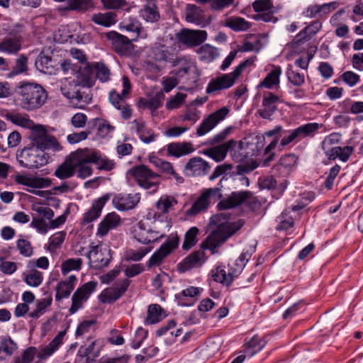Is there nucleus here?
Returning a JSON list of instances; mask_svg holds the SVG:
<instances>
[{
    "mask_svg": "<svg viewBox=\"0 0 363 363\" xmlns=\"http://www.w3.org/2000/svg\"><path fill=\"white\" fill-rule=\"evenodd\" d=\"M167 151L169 155L179 157L192 152L194 148L189 143H172L167 145Z\"/></svg>",
    "mask_w": 363,
    "mask_h": 363,
    "instance_id": "79ce46f5",
    "label": "nucleus"
},
{
    "mask_svg": "<svg viewBox=\"0 0 363 363\" xmlns=\"http://www.w3.org/2000/svg\"><path fill=\"white\" fill-rule=\"evenodd\" d=\"M207 37V33L201 30L184 29L177 34L179 43L188 46L194 47L203 43Z\"/></svg>",
    "mask_w": 363,
    "mask_h": 363,
    "instance_id": "aec40b11",
    "label": "nucleus"
},
{
    "mask_svg": "<svg viewBox=\"0 0 363 363\" xmlns=\"http://www.w3.org/2000/svg\"><path fill=\"white\" fill-rule=\"evenodd\" d=\"M254 10L260 13L255 16L256 20H261L264 22H275L277 18L273 16L270 10L273 4L271 0H257L252 4Z\"/></svg>",
    "mask_w": 363,
    "mask_h": 363,
    "instance_id": "393cba45",
    "label": "nucleus"
},
{
    "mask_svg": "<svg viewBox=\"0 0 363 363\" xmlns=\"http://www.w3.org/2000/svg\"><path fill=\"white\" fill-rule=\"evenodd\" d=\"M151 162L162 173L165 174L169 179L174 178L178 183H182L184 182L183 177L179 176L175 172L173 165L169 162L163 160L157 157H154L151 160Z\"/></svg>",
    "mask_w": 363,
    "mask_h": 363,
    "instance_id": "72a5a7b5",
    "label": "nucleus"
},
{
    "mask_svg": "<svg viewBox=\"0 0 363 363\" xmlns=\"http://www.w3.org/2000/svg\"><path fill=\"white\" fill-rule=\"evenodd\" d=\"M82 264L81 258H69L62 263L61 269L63 274H67L72 270H79Z\"/></svg>",
    "mask_w": 363,
    "mask_h": 363,
    "instance_id": "0e129e2a",
    "label": "nucleus"
},
{
    "mask_svg": "<svg viewBox=\"0 0 363 363\" xmlns=\"http://www.w3.org/2000/svg\"><path fill=\"white\" fill-rule=\"evenodd\" d=\"M132 233L133 237L143 244L157 242L164 237V235L152 230L150 227H147L142 221L138 222L133 226Z\"/></svg>",
    "mask_w": 363,
    "mask_h": 363,
    "instance_id": "a211bd4d",
    "label": "nucleus"
},
{
    "mask_svg": "<svg viewBox=\"0 0 363 363\" xmlns=\"http://www.w3.org/2000/svg\"><path fill=\"white\" fill-rule=\"evenodd\" d=\"M130 281L123 279L113 286L104 289L99 295V299L103 303H111L121 297L127 291Z\"/></svg>",
    "mask_w": 363,
    "mask_h": 363,
    "instance_id": "6ab92c4d",
    "label": "nucleus"
},
{
    "mask_svg": "<svg viewBox=\"0 0 363 363\" xmlns=\"http://www.w3.org/2000/svg\"><path fill=\"white\" fill-rule=\"evenodd\" d=\"M323 151L330 160H335L339 158L342 162H347L352 154L354 148L351 146H345L344 147L336 146Z\"/></svg>",
    "mask_w": 363,
    "mask_h": 363,
    "instance_id": "58836bf2",
    "label": "nucleus"
},
{
    "mask_svg": "<svg viewBox=\"0 0 363 363\" xmlns=\"http://www.w3.org/2000/svg\"><path fill=\"white\" fill-rule=\"evenodd\" d=\"M298 161L295 154H287L282 156L274 167V170L281 177H287L294 169Z\"/></svg>",
    "mask_w": 363,
    "mask_h": 363,
    "instance_id": "bb28decb",
    "label": "nucleus"
},
{
    "mask_svg": "<svg viewBox=\"0 0 363 363\" xmlns=\"http://www.w3.org/2000/svg\"><path fill=\"white\" fill-rule=\"evenodd\" d=\"M29 145L37 147L43 150H51L54 152L62 149L61 145L56 138L50 135L45 127L42 125H35L30 131Z\"/></svg>",
    "mask_w": 363,
    "mask_h": 363,
    "instance_id": "0eeeda50",
    "label": "nucleus"
},
{
    "mask_svg": "<svg viewBox=\"0 0 363 363\" xmlns=\"http://www.w3.org/2000/svg\"><path fill=\"white\" fill-rule=\"evenodd\" d=\"M77 282V277L71 275L65 281H60L56 286V301H60L64 298H67L74 289Z\"/></svg>",
    "mask_w": 363,
    "mask_h": 363,
    "instance_id": "c9c22d12",
    "label": "nucleus"
},
{
    "mask_svg": "<svg viewBox=\"0 0 363 363\" xmlns=\"http://www.w3.org/2000/svg\"><path fill=\"white\" fill-rule=\"evenodd\" d=\"M45 295V296L44 298L37 301L35 308L28 314L30 318L38 319L45 313L46 309L52 304V295L50 294Z\"/></svg>",
    "mask_w": 363,
    "mask_h": 363,
    "instance_id": "a18cd8bd",
    "label": "nucleus"
},
{
    "mask_svg": "<svg viewBox=\"0 0 363 363\" xmlns=\"http://www.w3.org/2000/svg\"><path fill=\"white\" fill-rule=\"evenodd\" d=\"M204 261V252L203 251L194 252L178 264V270L180 272H184L194 267H201Z\"/></svg>",
    "mask_w": 363,
    "mask_h": 363,
    "instance_id": "2f4dec72",
    "label": "nucleus"
},
{
    "mask_svg": "<svg viewBox=\"0 0 363 363\" xmlns=\"http://www.w3.org/2000/svg\"><path fill=\"white\" fill-rule=\"evenodd\" d=\"M91 67L94 74H96V78L99 79L100 82H106L110 79L111 71L104 63H93Z\"/></svg>",
    "mask_w": 363,
    "mask_h": 363,
    "instance_id": "6e6d98bb",
    "label": "nucleus"
},
{
    "mask_svg": "<svg viewBox=\"0 0 363 363\" xmlns=\"http://www.w3.org/2000/svg\"><path fill=\"white\" fill-rule=\"evenodd\" d=\"M75 79L78 81L84 90H86V88L94 86L95 77L94 76L91 65H88L81 70Z\"/></svg>",
    "mask_w": 363,
    "mask_h": 363,
    "instance_id": "c03bdc74",
    "label": "nucleus"
},
{
    "mask_svg": "<svg viewBox=\"0 0 363 363\" xmlns=\"http://www.w3.org/2000/svg\"><path fill=\"white\" fill-rule=\"evenodd\" d=\"M48 158L45 150L29 145L16 154L19 164L28 169L39 168L45 165L48 162Z\"/></svg>",
    "mask_w": 363,
    "mask_h": 363,
    "instance_id": "423d86ee",
    "label": "nucleus"
},
{
    "mask_svg": "<svg viewBox=\"0 0 363 363\" xmlns=\"http://www.w3.org/2000/svg\"><path fill=\"white\" fill-rule=\"evenodd\" d=\"M61 92L70 103L77 108H83L89 104L91 97L87 90H84L75 79H65L62 82Z\"/></svg>",
    "mask_w": 363,
    "mask_h": 363,
    "instance_id": "20e7f679",
    "label": "nucleus"
},
{
    "mask_svg": "<svg viewBox=\"0 0 363 363\" xmlns=\"http://www.w3.org/2000/svg\"><path fill=\"white\" fill-rule=\"evenodd\" d=\"M165 316L166 314L160 305L152 304L148 307L147 315L145 319V324H155L161 321Z\"/></svg>",
    "mask_w": 363,
    "mask_h": 363,
    "instance_id": "49530a36",
    "label": "nucleus"
},
{
    "mask_svg": "<svg viewBox=\"0 0 363 363\" xmlns=\"http://www.w3.org/2000/svg\"><path fill=\"white\" fill-rule=\"evenodd\" d=\"M20 106L26 111H35L42 107L48 99L44 88L35 83H24L17 91Z\"/></svg>",
    "mask_w": 363,
    "mask_h": 363,
    "instance_id": "f03ea898",
    "label": "nucleus"
},
{
    "mask_svg": "<svg viewBox=\"0 0 363 363\" xmlns=\"http://www.w3.org/2000/svg\"><path fill=\"white\" fill-rule=\"evenodd\" d=\"M140 13V16L147 22H157L160 18L157 6L154 0H147Z\"/></svg>",
    "mask_w": 363,
    "mask_h": 363,
    "instance_id": "a19ab883",
    "label": "nucleus"
},
{
    "mask_svg": "<svg viewBox=\"0 0 363 363\" xmlns=\"http://www.w3.org/2000/svg\"><path fill=\"white\" fill-rule=\"evenodd\" d=\"M230 109L223 106L221 108L210 114L206 118L202 123L199 125L196 129V134L198 136H203L210 130H211L216 125L228 116Z\"/></svg>",
    "mask_w": 363,
    "mask_h": 363,
    "instance_id": "f3484780",
    "label": "nucleus"
},
{
    "mask_svg": "<svg viewBox=\"0 0 363 363\" xmlns=\"http://www.w3.org/2000/svg\"><path fill=\"white\" fill-rule=\"evenodd\" d=\"M149 57L155 64L156 68L159 71L164 69L167 62L172 65L176 59L172 49L161 42L156 43L153 45L150 50Z\"/></svg>",
    "mask_w": 363,
    "mask_h": 363,
    "instance_id": "f8f14e48",
    "label": "nucleus"
},
{
    "mask_svg": "<svg viewBox=\"0 0 363 363\" xmlns=\"http://www.w3.org/2000/svg\"><path fill=\"white\" fill-rule=\"evenodd\" d=\"M197 52L201 60L207 62L212 61L218 55L217 49L208 44L201 46Z\"/></svg>",
    "mask_w": 363,
    "mask_h": 363,
    "instance_id": "bf43d9fd",
    "label": "nucleus"
},
{
    "mask_svg": "<svg viewBox=\"0 0 363 363\" xmlns=\"http://www.w3.org/2000/svg\"><path fill=\"white\" fill-rule=\"evenodd\" d=\"M25 282L30 286L37 287L40 286L43 279V274L37 270H32L28 274H23Z\"/></svg>",
    "mask_w": 363,
    "mask_h": 363,
    "instance_id": "e2e57ef3",
    "label": "nucleus"
},
{
    "mask_svg": "<svg viewBox=\"0 0 363 363\" xmlns=\"http://www.w3.org/2000/svg\"><path fill=\"white\" fill-rule=\"evenodd\" d=\"M250 257L249 252H242L233 264H228L227 268L225 266L217 267L211 272L213 280L229 286L234 278L240 274Z\"/></svg>",
    "mask_w": 363,
    "mask_h": 363,
    "instance_id": "7ed1b4c3",
    "label": "nucleus"
},
{
    "mask_svg": "<svg viewBox=\"0 0 363 363\" xmlns=\"http://www.w3.org/2000/svg\"><path fill=\"white\" fill-rule=\"evenodd\" d=\"M225 26L235 31H246L251 24L241 17H230L226 19Z\"/></svg>",
    "mask_w": 363,
    "mask_h": 363,
    "instance_id": "864d4df0",
    "label": "nucleus"
},
{
    "mask_svg": "<svg viewBox=\"0 0 363 363\" xmlns=\"http://www.w3.org/2000/svg\"><path fill=\"white\" fill-rule=\"evenodd\" d=\"M109 199V195L106 194L94 201L91 208L84 214L83 223H89L97 219L100 216L104 206Z\"/></svg>",
    "mask_w": 363,
    "mask_h": 363,
    "instance_id": "473e14b6",
    "label": "nucleus"
},
{
    "mask_svg": "<svg viewBox=\"0 0 363 363\" xmlns=\"http://www.w3.org/2000/svg\"><path fill=\"white\" fill-rule=\"evenodd\" d=\"M179 245V238L171 235L164 243L156 250L147 262V268L150 269L161 265L164 259L175 250Z\"/></svg>",
    "mask_w": 363,
    "mask_h": 363,
    "instance_id": "ddd939ff",
    "label": "nucleus"
},
{
    "mask_svg": "<svg viewBox=\"0 0 363 363\" xmlns=\"http://www.w3.org/2000/svg\"><path fill=\"white\" fill-rule=\"evenodd\" d=\"M211 166L201 157H196L190 159L185 164L184 173L186 176H201L206 174Z\"/></svg>",
    "mask_w": 363,
    "mask_h": 363,
    "instance_id": "b1692460",
    "label": "nucleus"
},
{
    "mask_svg": "<svg viewBox=\"0 0 363 363\" xmlns=\"http://www.w3.org/2000/svg\"><path fill=\"white\" fill-rule=\"evenodd\" d=\"M243 223L242 220H239L238 222L219 225L218 228L208 236L206 240V247L214 250L238 230Z\"/></svg>",
    "mask_w": 363,
    "mask_h": 363,
    "instance_id": "9d476101",
    "label": "nucleus"
},
{
    "mask_svg": "<svg viewBox=\"0 0 363 363\" xmlns=\"http://www.w3.org/2000/svg\"><path fill=\"white\" fill-rule=\"evenodd\" d=\"M94 7V0H67V9L70 11L85 12Z\"/></svg>",
    "mask_w": 363,
    "mask_h": 363,
    "instance_id": "5fc2aeb1",
    "label": "nucleus"
},
{
    "mask_svg": "<svg viewBox=\"0 0 363 363\" xmlns=\"http://www.w3.org/2000/svg\"><path fill=\"white\" fill-rule=\"evenodd\" d=\"M122 82L123 91L121 94H119L116 90H112L109 94V101L116 108L121 111V117L127 120L131 117L132 110L125 102V99L130 91L131 84L129 78L125 75L123 76Z\"/></svg>",
    "mask_w": 363,
    "mask_h": 363,
    "instance_id": "9b49d317",
    "label": "nucleus"
},
{
    "mask_svg": "<svg viewBox=\"0 0 363 363\" xmlns=\"http://www.w3.org/2000/svg\"><path fill=\"white\" fill-rule=\"evenodd\" d=\"M145 128H147V127L143 119H135L131 123V130L135 131L139 135L141 140L145 143H150L155 140L157 135L151 133V135L148 137L149 139H147V138H145V135H144V130Z\"/></svg>",
    "mask_w": 363,
    "mask_h": 363,
    "instance_id": "3c124183",
    "label": "nucleus"
},
{
    "mask_svg": "<svg viewBox=\"0 0 363 363\" xmlns=\"http://www.w3.org/2000/svg\"><path fill=\"white\" fill-rule=\"evenodd\" d=\"M185 19L189 23H192L201 27L208 23L204 11L194 4L186 5Z\"/></svg>",
    "mask_w": 363,
    "mask_h": 363,
    "instance_id": "cd10ccee",
    "label": "nucleus"
},
{
    "mask_svg": "<svg viewBox=\"0 0 363 363\" xmlns=\"http://www.w3.org/2000/svg\"><path fill=\"white\" fill-rule=\"evenodd\" d=\"M107 38L111 40L115 51L123 55L129 53L132 50V43L126 36L116 31H111L106 34Z\"/></svg>",
    "mask_w": 363,
    "mask_h": 363,
    "instance_id": "4be33fe9",
    "label": "nucleus"
},
{
    "mask_svg": "<svg viewBox=\"0 0 363 363\" xmlns=\"http://www.w3.org/2000/svg\"><path fill=\"white\" fill-rule=\"evenodd\" d=\"M277 181L276 179L272 175H267L264 177L263 178H259V185L262 189H267L269 190L276 189L279 191L280 194H282L287 186V181L284 180L283 182L277 184Z\"/></svg>",
    "mask_w": 363,
    "mask_h": 363,
    "instance_id": "37998d69",
    "label": "nucleus"
},
{
    "mask_svg": "<svg viewBox=\"0 0 363 363\" xmlns=\"http://www.w3.org/2000/svg\"><path fill=\"white\" fill-rule=\"evenodd\" d=\"M79 160L80 157L77 154H74V152H71L65 162L55 169V175L61 179L72 177L76 172V165L79 164Z\"/></svg>",
    "mask_w": 363,
    "mask_h": 363,
    "instance_id": "412c9836",
    "label": "nucleus"
},
{
    "mask_svg": "<svg viewBox=\"0 0 363 363\" xmlns=\"http://www.w3.org/2000/svg\"><path fill=\"white\" fill-rule=\"evenodd\" d=\"M35 67L41 72L51 73L53 68L51 57L40 55L35 61Z\"/></svg>",
    "mask_w": 363,
    "mask_h": 363,
    "instance_id": "052dcab7",
    "label": "nucleus"
},
{
    "mask_svg": "<svg viewBox=\"0 0 363 363\" xmlns=\"http://www.w3.org/2000/svg\"><path fill=\"white\" fill-rule=\"evenodd\" d=\"M86 256L89 265L96 269L106 267L111 259V250L101 245L93 246Z\"/></svg>",
    "mask_w": 363,
    "mask_h": 363,
    "instance_id": "2eb2a0df",
    "label": "nucleus"
},
{
    "mask_svg": "<svg viewBox=\"0 0 363 363\" xmlns=\"http://www.w3.org/2000/svg\"><path fill=\"white\" fill-rule=\"evenodd\" d=\"M235 145L236 142L230 140L222 145L206 150L204 154L218 162L225 158L228 151L233 149Z\"/></svg>",
    "mask_w": 363,
    "mask_h": 363,
    "instance_id": "c756f323",
    "label": "nucleus"
},
{
    "mask_svg": "<svg viewBox=\"0 0 363 363\" xmlns=\"http://www.w3.org/2000/svg\"><path fill=\"white\" fill-rule=\"evenodd\" d=\"M74 154L81 158L78 164L76 165V172L77 177L81 179H85L92 174V169L90 163L98 161L99 154L94 150L87 148L78 149L74 152Z\"/></svg>",
    "mask_w": 363,
    "mask_h": 363,
    "instance_id": "4468645a",
    "label": "nucleus"
},
{
    "mask_svg": "<svg viewBox=\"0 0 363 363\" xmlns=\"http://www.w3.org/2000/svg\"><path fill=\"white\" fill-rule=\"evenodd\" d=\"M177 203V201L174 198L163 196L156 203V208L160 213H167Z\"/></svg>",
    "mask_w": 363,
    "mask_h": 363,
    "instance_id": "13d9d810",
    "label": "nucleus"
},
{
    "mask_svg": "<svg viewBox=\"0 0 363 363\" xmlns=\"http://www.w3.org/2000/svg\"><path fill=\"white\" fill-rule=\"evenodd\" d=\"M28 59L25 55H21L15 60V65L6 74L7 78H13L17 75L26 73L28 70Z\"/></svg>",
    "mask_w": 363,
    "mask_h": 363,
    "instance_id": "de8ad7c7",
    "label": "nucleus"
},
{
    "mask_svg": "<svg viewBox=\"0 0 363 363\" xmlns=\"http://www.w3.org/2000/svg\"><path fill=\"white\" fill-rule=\"evenodd\" d=\"M199 229L196 227H191L185 234L184 241L182 248L185 250H189L197 242L196 237L199 233Z\"/></svg>",
    "mask_w": 363,
    "mask_h": 363,
    "instance_id": "680f3d73",
    "label": "nucleus"
},
{
    "mask_svg": "<svg viewBox=\"0 0 363 363\" xmlns=\"http://www.w3.org/2000/svg\"><path fill=\"white\" fill-rule=\"evenodd\" d=\"M281 69L279 66H273L272 69L267 74L264 79L259 83V87H264L268 89H277L279 86Z\"/></svg>",
    "mask_w": 363,
    "mask_h": 363,
    "instance_id": "4c0bfd02",
    "label": "nucleus"
},
{
    "mask_svg": "<svg viewBox=\"0 0 363 363\" xmlns=\"http://www.w3.org/2000/svg\"><path fill=\"white\" fill-rule=\"evenodd\" d=\"M16 247L23 257H30L33 254V247L30 242L26 239H18L16 242Z\"/></svg>",
    "mask_w": 363,
    "mask_h": 363,
    "instance_id": "69168bd1",
    "label": "nucleus"
},
{
    "mask_svg": "<svg viewBox=\"0 0 363 363\" xmlns=\"http://www.w3.org/2000/svg\"><path fill=\"white\" fill-rule=\"evenodd\" d=\"M250 196L248 191L233 192L229 196L222 199L217 205L218 210H227L235 208L244 201H245Z\"/></svg>",
    "mask_w": 363,
    "mask_h": 363,
    "instance_id": "c85d7f7f",
    "label": "nucleus"
},
{
    "mask_svg": "<svg viewBox=\"0 0 363 363\" xmlns=\"http://www.w3.org/2000/svg\"><path fill=\"white\" fill-rule=\"evenodd\" d=\"M173 67L181 65V69L175 72V75L179 77H183L186 74L191 73L196 74L197 69L195 64L185 57H177L172 65Z\"/></svg>",
    "mask_w": 363,
    "mask_h": 363,
    "instance_id": "ea45409f",
    "label": "nucleus"
},
{
    "mask_svg": "<svg viewBox=\"0 0 363 363\" xmlns=\"http://www.w3.org/2000/svg\"><path fill=\"white\" fill-rule=\"evenodd\" d=\"M222 196L220 187L204 189L191 208L186 211V214L189 216H194L204 212L208 208L211 203L217 202Z\"/></svg>",
    "mask_w": 363,
    "mask_h": 363,
    "instance_id": "6e6552de",
    "label": "nucleus"
},
{
    "mask_svg": "<svg viewBox=\"0 0 363 363\" xmlns=\"http://www.w3.org/2000/svg\"><path fill=\"white\" fill-rule=\"evenodd\" d=\"M91 21L94 22L96 24L104 26L109 27L113 24H115L117 21L116 20V14L113 12H106V13H94L91 18Z\"/></svg>",
    "mask_w": 363,
    "mask_h": 363,
    "instance_id": "8fccbe9b",
    "label": "nucleus"
},
{
    "mask_svg": "<svg viewBox=\"0 0 363 363\" xmlns=\"http://www.w3.org/2000/svg\"><path fill=\"white\" fill-rule=\"evenodd\" d=\"M7 118L14 124L30 130L35 125L34 122L26 114L12 113L7 116Z\"/></svg>",
    "mask_w": 363,
    "mask_h": 363,
    "instance_id": "4d7b16f0",
    "label": "nucleus"
},
{
    "mask_svg": "<svg viewBox=\"0 0 363 363\" xmlns=\"http://www.w3.org/2000/svg\"><path fill=\"white\" fill-rule=\"evenodd\" d=\"M21 48V37H5L0 42V52L8 55L16 54Z\"/></svg>",
    "mask_w": 363,
    "mask_h": 363,
    "instance_id": "e433bc0d",
    "label": "nucleus"
},
{
    "mask_svg": "<svg viewBox=\"0 0 363 363\" xmlns=\"http://www.w3.org/2000/svg\"><path fill=\"white\" fill-rule=\"evenodd\" d=\"M130 172L138 185L142 188L150 190L152 193L157 190L160 182V176L152 172L147 166L138 165L133 167Z\"/></svg>",
    "mask_w": 363,
    "mask_h": 363,
    "instance_id": "1a4fd4ad",
    "label": "nucleus"
},
{
    "mask_svg": "<svg viewBox=\"0 0 363 363\" xmlns=\"http://www.w3.org/2000/svg\"><path fill=\"white\" fill-rule=\"evenodd\" d=\"M322 126V124L318 123H309L292 130L285 131L281 125H277L274 129L266 132L264 135L267 137L271 138L274 136V138L264 149V154L269 155L268 157L264 160V164H267L274 158L275 154L272 152V151L276 147H278L279 150H282L284 147L291 143H297L304 138L313 136Z\"/></svg>",
    "mask_w": 363,
    "mask_h": 363,
    "instance_id": "f257e3e1",
    "label": "nucleus"
},
{
    "mask_svg": "<svg viewBox=\"0 0 363 363\" xmlns=\"http://www.w3.org/2000/svg\"><path fill=\"white\" fill-rule=\"evenodd\" d=\"M123 28L130 32L135 33L136 38L145 39L148 36L147 31L141 26L137 20H130L123 22Z\"/></svg>",
    "mask_w": 363,
    "mask_h": 363,
    "instance_id": "603ef678",
    "label": "nucleus"
},
{
    "mask_svg": "<svg viewBox=\"0 0 363 363\" xmlns=\"http://www.w3.org/2000/svg\"><path fill=\"white\" fill-rule=\"evenodd\" d=\"M121 223V219L116 213H108L99 224L97 235L101 237L107 235L109 230L116 228Z\"/></svg>",
    "mask_w": 363,
    "mask_h": 363,
    "instance_id": "7c9ffc66",
    "label": "nucleus"
},
{
    "mask_svg": "<svg viewBox=\"0 0 363 363\" xmlns=\"http://www.w3.org/2000/svg\"><path fill=\"white\" fill-rule=\"evenodd\" d=\"M37 354L35 347H29L23 351L21 356L15 358L14 363H30Z\"/></svg>",
    "mask_w": 363,
    "mask_h": 363,
    "instance_id": "338daca9",
    "label": "nucleus"
},
{
    "mask_svg": "<svg viewBox=\"0 0 363 363\" xmlns=\"http://www.w3.org/2000/svg\"><path fill=\"white\" fill-rule=\"evenodd\" d=\"M66 233L63 231L58 232L50 238L48 250L50 252L55 251L59 248L65 239Z\"/></svg>",
    "mask_w": 363,
    "mask_h": 363,
    "instance_id": "774afa93",
    "label": "nucleus"
},
{
    "mask_svg": "<svg viewBox=\"0 0 363 363\" xmlns=\"http://www.w3.org/2000/svg\"><path fill=\"white\" fill-rule=\"evenodd\" d=\"M253 63L252 59H247L235 67L233 72L222 74L210 80L206 87V93L212 94L231 87L243 70Z\"/></svg>",
    "mask_w": 363,
    "mask_h": 363,
    "instance_id": "39448f33",
    "label": "nucleus"
},
{
    "mask_svg": "<svg viewBox=\"0 0 363 363\" xmlns=\"http://www.w3.org/2000/svg\"><path fill=\"white\" fill-rule=\"evenodd\" d=\"M279 97L272 92H267L263 96L262 106L257 110L260 117L264 119H270L274 111L277 108Z\"/></svg>",
    "mask_w": 363,
    "mask_h": 363,
    "instance_id": "a878e982",
    "label": "nucleus"
},
{
    "mask_svg": "<svg viewBox=\"0 0 363 363\" xmlns=\"http://www.w3.org/2000/svg\"><path fill=\"white\" fill-rule=\"evenodd\" d=\"M140 201L138 193L129 194H118L112 200L114 207L119 211H126L134 208Z\"/></svg>",
    "mask_w": 363,
    "mask_h": 363,
    "instance_id": "5701e85b",
    "label": "nucleus"
},
{
    "mask_svg": "<svg viewBox=\"0 0 363 363\" xmlns=\"http://www.w3.org/2000/svg\"><path fill=\"white\" fill-rule=\"evenodd\" d=\"M17 350V344L11 337L2 339L0 342V361L10 357Z\"/></svg>",
    "mask_w": 363,
    "mask_h": 363,
    "instance_id": "09e8293b",
    "label": "nucleus"
},
{
    "mask_svg": "<svg viewBox=\"0 0 363 363\" xmlns=\"http://www.w3.org/2000/svg\"><path fill=\"white\" fill-rule=\"evenodd\" d=\"M66 331L60 332L48 345L42 347L39 352H37V357L40 359H44L52 355L62 343Z\"/></svg>",
    "mask_w": 363,
    "mask_h": 363,
    "instance_id": "f704fd0d",
    "label": "nucleus"
},
{
    "mask_svg": "<svg viewBox=\"0 0 363 363\" xmlns=\"http://www.w3.org/2000/svg\"><path fill=\"white\" fill-rule=\"evenodd\" d=\"M96 285L94 281H89L76 290L72 298V306L69 309L70 314H74L82 307L94 291Z\"/></svg>",
    "mask_w": 363,
    "mask_h": 363,
    "instance_id": "dca6fc26",
    "label": "nucleus"
}]
</instances>
